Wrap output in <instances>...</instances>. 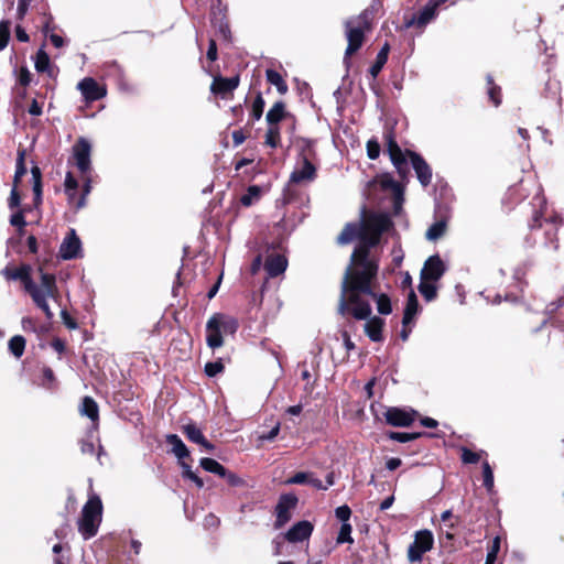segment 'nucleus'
I'll use <instances>...</instances> for the list:
<instances>
[{"mask_svg":"<svg viewBox=\"0 0 564 564\" xmlns=\"http://www.w3.org/2000/svg\"><path fill=\"white\" fill-rule=\"evenodd\" d=\"M367 153L371 160H375L379 156L380 145L376 140H369L367 142Z\"/></svg>","mask_w":564,"mask_h":564,"instance_id":"09e8293b","label":"nucleus"},{"mask_svg":"<svg viewBox=\"0 0 564 564\" xmlns=\"http://www.w3.org/2000/svg\"><path fill=\"white\" fill-rule=\"evenodd\" d=\"M316 176V169L307 158L302 159L300 166L295 167L290 176V183L304 184L312 182Z\"/></svg>","mask_w":564,"mask_h":564,"instance_id":"6e6552de","label":"nucleus"},{"mask_svg":"<svg viewBox=\"0 0 564 564\" xmlns=\"http://www.w3.org/2000/svg\"><path fill=\"white\" fill-rule=\"evenodd\" d=\"M391 221L386 215H373L360 227V242L350 257L349 265L345 270L341 282V292L338 312H350L357 319H366L371 314L370 304L360 300V294H372L371 283L376 280L379 270V256L372 251L382 232L387 231Z\"/></svg>","mask_w":564,"mask_h":564,"instance_id":"f257e3e1","label":"nucleus"},{"mask_svg":"<svg viewBox=\"0 0 564 564\" xmlns=\"http://www.w3.org/2000/svg\"><path fill=\"white\" fill-rule=\"evenodd\" d=\"M360 228L355 225H347L340 235L338 236L337 240L340 245L348 243L352 241L356 237L359 238Z\"/></svg>","mask_w":564,"mask_h":564,"instance_id":"c756f323","label":"nucleus"},{"mask_svg":"<svg viewBox=\"0 0 564 564\" xmlns=\"http://www.w3.org/2000/svg\"><path fill=\"white\" fill-rule=\"evenodd\" d=\"M80 413L83 415L88 416L91 421L96 422L99 416L98 412V405L95 402V400L90 397H85L82 406H80Z\"/></svg>","mask_w":564,"mask_h":564,"instance_id":"393cba45","label":"nucleus"},{"mask_svg":"<svg viewBox=\"0 0 564 564\" xmlns=\"http://www.w3.org/2000/svg\"><path fill=\"white\" fill-rule=\"evenodd\" d=\"M210 318H217V326L225 334H234L237 330V321L224 314H214Z\"/></svg>","mask_w":564,"mask_h":564,"instance_id":"b1692460","label":"nucleus"},{"mask_svg":"<svg viewBox=\"0 0 564 564\" xmlns=\"http://www.w3.org/2000/svg\"><path fill=\"white\" fill-rule=\"evenodd\" d=\"M48 37H50V40H51L52 44H53L55 47H57V48L63 47V46H64V44H65V42H64L63 37H62V36H59V35H57V34H55V33H51Z\"/></svg>","mask_w":564,"mask_h":564,"instance_id":"052dcab7","label":"nucleus"},{"mask_svg":"<svg viewBox=\"0 0 564 564\" xmlns=\"http://www.w3.org/2000/svg\"><path fill=\"white\" fill-rule=\"evenodd\" d=\"M84 177H85L84 196L77 203V207L78 208L84 206V204H85L84 198L90 192V178L88 177V174L86 176H84Z\"/></svg>","mask_w":564,"mask_h":564,"instance_id":"4d7b16f0","label":"nucleus"},{"mask_svg":"<svg viewBox=\"0 0 564 564\" xmlns=\"http://www.w3.org/2000/svg\"><path fill=\"white\" fill-rule=\"evenodd\" d=\"M415 411L390 408L386 412V420L392 426H409L414 421Z\"/></svg>","mask_w":564,"mask_h":564,"instance_id":"1a4fd4ad","label":"nucleus"},{"mask_svg":"<svg viewBox=\"0 0 564 564\" xmlns=\"http://www.w3.org/2000/svg\"><path fill=\"white\" fill-rule=\"evenodd\" d=\"M382 326L383 321L375 316L369 318L365 324V332L371 340L380 341L382 339Z\"/></svg>","mask_w":564,"mask_h":564,"instance_id":"4be33fe9","label":"nucleus"},{"mask_svg":"<svg viewBox=\"0 0 564 564\" xmlns=\"http://www.w3.org/2000/svg\"><path fill=\"white\" fill-rule=\"evenodd\" d=\"M444 263L438 256L430 257L421 271V280L437 281L444 274Z\"/></svg>","mask_w":564,"mask_h":564,"instance_id":"9d476101","label":"nucleus"},{"mask_svg":"<svg viewBox=\"0 0 564 564\" xmlns=\"http://www.w3.org/2000/svg\"><path fill=\"white\" fill-rule=\"evenodd\" d=\"M40 284L34 283L32 279H26L25 290L31 295L34 304L44 312L45 316L48 319H51L54 316V314L50 308L48 299H52L54 302H57L59 293L56 285L55 275L44 273L42 270H40Z\"/></svg>","mask_w":564,"mask_h":564,"instance_id":"f03ea898","label":"nucleus"},{"mask_svg":"<svg viewBox=\"0 0 564 564\" xmlns=\"http://www.w3.org/2000/svg\"><path fill=\"white\" fill-rule=\"evenodd\" d=\"M225 479L230 486H241L243 484V480L239 478L236 474L228 471Z\"/></svg>","mask_w":564,"mask_h":564,"instance_id":"5fc2aeb1","label":"nucleus"},{"mask_svg":"<svg viewBox=\"0 0 564 564\" xmlns=\"http://www.w3.org/2000/svg\"><path fill=\"white\" fill-rule=\"evenodd\" d=\"M224 370V365L220 361L207 362L205 365V372L209 377H214Z\"/></svg>","mask_w":564,"mask_h":564,"instance_id":"de8ad7c7","label":"nucleus"},{"mask_svg":"<svg viewBox=\"0 0 564 564\" xmlns=\"http://www.w3.org/2000/svg\"><path fill=\"white\" fill-rule=\"evenodd\" d=\"M389 50H390L389 44L386 43L382 46V48L380 50V52L378 53L375 64L369 69V72L373 78L377 77V75L382 69L383 65L387 63Z\"/></svg>","mask_w":564,"mask_h":564,"instance_id":"a878e982","label":"nucleus"},{"mask_svg":"<svg viewBox=\"0 0 564 564\" xmlns=\"http://www.w3.org/2000/svg\"><path fill=\"white\" fill-rule=\"evenodd\" d=\"M32 174L34 177L33 191L35 196L39 198L41 196V174L39 167H33Z\"/></svg>","mask_w":564,"mask_h":564,"instance_id":"864d4df0","label":"nucleus"},{"mask_svg":"<svg viewBox=\"0 0 564 564\" xmlns=\"http://www.w3.org/2000/svg\"><path fill=\"white\" fill-rule=\"evenodd\" d=\"M389 155L398 172L400 174H404L406 171V160L402 150L398 149L395 152H391Z\"/></svg>","mask_w":564,"mask_h":564,"instance_id":"72a5a7b5","label":"nucleus"},{"mask_svg":"<svg viewBox=\"0 0 564 564\" xmlns=\"http://www.w3.org/2000/svg\"><path fill=\"white\" fill-rule=\"evenodd\" d=\"M446 230V224L444 221L434 223L426 231L425 237L427 240L435 241L441 238Z\"/></svg>","mask_w":564,"mask_h":564,"instance_id":"7c9ffc66","label":"nucleus"},{"mask_svg":"<svg viewBox=\"0 0 564 564\" xmlns=\"http://www.w3.org/2000/svg\"><path fill=\"white\" fill-rule=\"evenodd\" d=\"M371 289L373 290V282L371 283ZM366 295L365 293H361L360 294V300L362 302H366L369 304L368 301L364 300L362 296ZM368 296H371L372 299H375L377 301V310L380 314H383V315H387V314H390L392 308H391V302H390V299L386 295V294H376L373 291H372V294H367Z\"/></svg>","mask_w":564,"mask_h":564,"instance_id":"5701e85b","label":"nucleus"},{"mask_svg":"<svg viewBox=\"0 0 564 564\" xmlns=\"http://www.w3.org/2000/svg\"><path fill=\"white\" fill-rule=\"evenodd\" d=\"M389 155L398 172L400 174H404L406 171V160L402 150L398 149L395 152H391Z\"/></svg>","mask_w":564,"mask_h":564,"instance_id":"473e14b6","label":"nucleus"},{"mask_svg":"<svg viewBox=\"0 0 564 564\" xmlns=\"http://www.w3.org/2000/svg\"><path fill=\"white\" fill-rule=\"evenodd\" d=\"M78 89L87 100H98L106 95V91L93 78H84L79 82Z\"/></svg>","mask_w":564,"mask_h":564,"instance_id":"4468645a","label":"nucleus"},{"mask_svg":"<svg viewBox=\"0 0 564 564\" xmlns=\"http://www.w3.org/2000/svg\"><path fill=\"white\" fill-rule=\"evenodd\" d=\"M29 112L32 116H40L42 113V107L37 104L36 100H33V102L31 104Z\"/></svg>","mask_w":564,"mask_h":564,"instance_id":"69168bd1","label":"nucleus"},{"mask_svg":"<svg viewBox=\"0 0 564 564\" xmlns=\"http://www.w3.org/2000/svg\"><path fill=\"white\" fill-rule=\"evenodd\" d=\"M24 348L25 339L22 336L17 335L9 340V349L17 358L23 355Z\"/></svg>","mask_w":564,"mask_h":564,"instance_id":"2f4dec72","label":"nucleus"},{"mask_svg":"<svg viewBox=\"0 0 564 564\" xmlns=\"http://www.w3.org/2000/svg\"><path fill=\"white\" fill-rule=\"evenodd\" d=\"M433 534L429 530L419 531L414 542L409 546L408 558L411 562H419L422 555L433 547Z\"/></svg>","mask_w":564,"mask_h":564,"instance_id":"39448f33","label":"nucleus"},{"mask_svg":"<svg viewBox=\"0 0 564 564\" xmlns=\"http://www.w3.org/2000/svg\"><path fill=\"white\" fill-rule=\"evenodd\" d=\"M101 500L97 496L90 497L85 503L82 510V517L78 521V530L84 539H90L97 533L101 522Z\"/></svg>","mask_w":564,"mask_h":564,"instance_id":"7ed1b4c3","label":"nucleus"},{"mask_svg":"<svg viewBox=\"0 0 564 564\" xmlns=\"http://www.w3.org/2000/svg\"><path fill=\"white\" fill-rule=\"evenodd\" d=\"M217 318H209L206 324V341L208 347L215 349L223 346L224 340L221 336V330L218 328Z\"/></svg>","mask_w":564,"mask_h":564,"instance_id":"2eb2a0df","label":"nucleus"},{"mask_svg":"<svg viewBox=\"0 0 564 564\" xmlns=\"http://www.w3.org/2000/svg\"><path fill=\"white\" fill-rule=\"evenodd\" d=\"M482 476H484V486L488 491H491L494 488V473L490 465L486 462L482 465Z\"/></svg>","mask_w":564,"mask_h":564,"instance_id":"ea45409f","label":"nucleus"},{"mask_svg":"<svg viewBox=\"0 0 564 564\" xmlns=\"http://www.w3.org/2000/svg\"><path fill=\"white\" fill-rule=\"evenodd\" d=\"M480 459V455L478 453L471 452L470 449L463 448L462 449V460L466 464H476Z\"/></svg>","mask_w":564,"mask_h":564,"instance_id":"a18cd8bd","label":"nucleus"},{"mask_svg":"<svg viewBox=\"0 0 564 564\" xmlns=\"http://www.w3.org/2000/svg\"><path fill=\"white\" fill-rule=\"evenodd\" d=\"M313 532V524L310 521L303 520L295 523L286 533L285 539L291 542H302L307 540Z\"/></svg>","mask_w":564,"mask_h":564,"instance_id":"f8f14e48","label":"nucleus"},{"mask_svg":"<svg viewBox=\"0 0 564 564\" xmlns=\"http://www.w3.org/2000/svg\"><path fill=\"white\" fill-rule=\"evenodd\" d=\"M10 37V22L1 21L0 22V51L3 50Z\"/></svg>","mask_w":564,"mask_h":564,"instance_id":"a19ab883","label":"nucleus"},{"mask_svg":"<svg viewBox=\"0 0 564 564\" xmlns=\"http://www.w3.org/2000/svg\"><path fill=\"white\" fill-rule=\"evenodd\" d=\"M286 484H307L316 489H327V487H324L322 481L318 478H315L313 474L311 473H296L293 477L286 480Z\"/></svg>","mask_w":564,"mask_h":564,"instance_id":"6ab92c4d","label":"nucleus"},{"mask_svg":"<svg viewBox=\"0 0 564 564\" xmlns=\"http://www.w3.org/2000/svg\"><path fill=\"white\" fill-rule=\"evenodd\" d=\"M239 85V78L238 77H231V78H223L218 77L215 78L212 85V90L217 94H226L230 93L234 89H236Z\"/></svg>","mask_w":564,"mask_h":564,"instance_id":"aec40b11","label":"nucleus"},{"mask_svg":"<svg viewBox=\"0 0 564 564\" xmlns=\"http://www.w3.org/2000/svg\"><path fill=\"white\" fill-rule=\"evenodd\" d=\"M10 278L22 280L24 285H25V280L31 279L29 275V270L26 268H21L20 270H17L14 273H12L10 275Z\"/></svg>","mask_w":564,"mask_h":564,"instance_id":"6e6d98bb","label":"nucleus"},{"mask_svg":"<svg viewBox=\"0 0 564 564\" xmlns=\"http://www.w3.org/2000/svg\"><path fill=\"white\" fill-rule=\"evenodd\" d=\"M20 84L23 86L29 85L30 83V73L28 69L23 68L21 69L20 77H19Z\"/></svg>","mask_w":564,"mask_h":564,"instance_id":"e2e57ef3","label":"nucleus"},{"mask_svg":"<svg viewBox=\"0 0 564 564\" xmlns=\"http://www.w3.org/2000/svg\"><path fill=\"white\" fill-rule=\"evenodd\" d=\"M219 463L213 458H202L200 459V466L209 471V473H213L215 474L216 469L219 468Z\"/></svg>","mask_w":564,"mask_h":564,"instance_id":"8fccbe9b","label":"nucleus"},{"mask_svg":"<svg viewBox=\"0 0 564 564\" xmlns=\"http://www.w3.org/2000/svg\"><path fill=\"white\" fill-rule=\"evenodd\" d=\"M288 261L281 254H273L270 256L264 264V268L268 272V274L273 278L278 276L279 274L283 273L286 269Z\"/></svg>","mask_w":564,"mask_h":564,"instance_id":"f3484780","label":"nucleus"},{"mask_svg":"<svg viewBox=\"0 0 564 564\" xmlns=\"http://www.w3.org/2000/svg\"><path fill=\"white\" fill-rule=\"evenodd\" d=\"M421 434L419 433H401V432H391L389 437L391 440L398 441L400 443H406L417 438Z\"/></svg>","mask_w":564,"mask_h":564,"instance_id":"79ce46f5","label":"nucleus"},{"mask_svg":"<svg viewBox=\"0 0 564 564\" xmlns=\"http://www.w3.org/2000/svg\"><path fill=\"white\" fill-rule=\"evenodd\" d=\"M336 517L343 521L344 523H347V521L350 518L351 510L348 506H340L336 509Z\"/></svg>","mask_w":564,"mask_h":564,"instance_id":"3c124183","label":"nucleus"},{"mask_svg":"<svg viewBox=\"0 0 564 564\" xmlns=\"http://www.w3.org/2000/svg\"><path fill=\"white\" fill-rule=\"evenodd\" d=\"M10 224L12 226L19 227L20 231H22L23 227L26 225L24 216L21 212L13 214L10 218Z\"/></svg>","mask_w":564,"mask_h":564,"instance_id":"603ef678","label":"nucleus"},{"mask_svg":"<svg viewBox=\"0 0 564 564\" xmlns=\"http://www.w3.org/2000/svg\"><path fill=\"white\" fill-rule=\"evenodd\" d=\"M78 183L70 172L65 176V192L70 200L74 199Z\"/></svg>","mask_w":564,"mask_h":564,"instance_id":"58836bf2","label":"nucleus"},{"mask_svg":"<svg viewBox=\"0 0 564 564\" xmlns=\"http://www.w3.org/2000/svg\"><path fill=\"white\" fill-rule=\"evenodd\" d=\"M90 152L91 145L84 138H80L73 147V159L83 176L90 172Z\"/></svg>","mask_w":564,"mask_h":564,"instance_id":"423d86ee","label":"nucleus"},{"mask_svg":"<svg viewBox=\"0 0 564 564\" xmlns=\"http://www.w3.org/2000/svg\"><path fill=\"white\" fill-rule=\"evenodd\" d=\"M265 76L267 80L271 85H274L280 94H285L288 91V85L278 72L273 69H267Z\"/></svg>","mask_w":564,"mask_h":564,"instance_id":"c85d7f7f","label":"nucleus"},{"mask_svg":"<svg viewBox=\"0 0 564 564\" xmlns=\"http://www.w3.org/2000/svg\"><path fill=\"white\" fill-rule=\"evenodd\" d=\"M62 318L68 328H76V323L69 317L66 311H62Z\"/></svg>","mask_w":564,"mask_h":564,"instance_id":"0e129e2a","label":"nucleus"},{"mask_svg":"<svg viewBox=\"0 0 564 564\" xmlns=\"http://www.w3.org/2000/svg\"><path fill=\"white\" fill-rule=\"evenodd\" d=\"M297 503V498L293 495H283L280 497L279 502L275 507L276 519L274 527L276 529L282 528L292 518V511Z\"/></svg>","mask_w":564,"mask_h":564,"instance_id":"0eeeda50","label":"nucleus"},{"mask_svg":"<svg viewBox=\"0 0 564 564\" xmlns=\"http://www.w3.org/2000/svg\"><path fill=\"white\" fill-rule=\"evenodd\" d=\"M20 205V196L18 194V191L15 187L11 191V195L9 198V206L10 208H15Z\"/></svg>","mask_w":564,"mask_h":564,"instance_id":"13d9d810","label":"nucleus"},{"mask_svg":"<svg viewBox=\"0 0 564 564\" xmlns=\"http://www.w3.org/2000/svg\"><path fill=\"white\" fill-rule=\"evenodd\" d=\"M417 312V300H416V295L413 291L410 292L409 294V297H408V303H406V306H405V310H404V315H403V324H408L412 321L413 316L416 314Z\"/></svg>","mask_w":564,"mask_h":564,"instance_id":"cd10ccee","label":"nucleus"},{"mask_svg":"<svg viewBox=\"0 0 564 564\" xmlns=\"http://www.w3.org/2000/svg\"><path fill=\"white\" fill-rule=\"evenodd\" d=\"M284 117V104L282 101L275 102L267 113V121L270 126H276Z\"/></svg>","mask_w":564,"mask_h":564,"instance_id":"bb28decb","label":"nucleus"},{"mask_svg":"<svg viewBox=\"0 0 564 564\" xmlns=\"http://www.w3.org/2000/svg\"><path fill=\"white\" fill-rule=\"evenodd\" d=\"M35 68L37 72H46L50 68V57L43 50H40L36 54Z\"/></svg>","mask_w":564,"mask_h":564,"instance_id":"e433bc0d","label":"nucleus"},{"mask_svg":"<svg viewBox=\"0 0 564 564\" xmlns=\"http://www.w3.org/2000/svg\"><path fill=\"white\" fill-rule=\"evenodd\" d=\"M261 189L259 186H250L247 193L241 197L240 202L243 206H250L259 199Z\"/></svg>","mask_w":564,"mask_h":564,"instance_id":"f704fd0d","label":"nucleus"},{"mask_svg":"<svg viewBox=\"0 0 564 564\" xmlns=\"http://www.w3.org/2000/svg\"><path fill=\"white\" fill-rule=\"evenodd\" d=\"M207 57L210 61H215L217 58V47H216L215 41H213V40L209 43V47L207 51Z\"/></svg>","mask_w":564,"mask_h":564,"instance_id":"680f3d73","label":"nucleus"},{"mask_svg":"<svg viewBox=\"0 0 564 564\" xmlns=\"http://www.w3.org/2000/svg\"><path fill=\"white\" fill-rule=\"evenodd\" d=\"M166 442L171 445V452L178 458L184 459L189 456V452L183 441L176 434L166 435Z\"/></svg>","mask_w":564,"mask_h":564,"instance_id":"412c9836","label":"nucleus"},{"mask_svg":"<svg viewBox=\"0 0 564 564\" xmlns=\"http://www.w3.org/2000/svg\"><path fill=\"white\" fill-rule=\"evenodd\" d=\"M436 9L437 3H429L426 4L417 15L413 17L411 21L408 22V25H417V26H424L426 25L431 20H433L436 15Z\"/></svg>","mask_w":564,"mask_h":564,"instance_id":"dca6fc26","label":"nucleus"},{"mask_svg":"<svg viewBox=\"0 0 564 564\" xmlns=\"http://www.w3.org/2000/svg\"><path fill=\"white\" fill-rule=\"evenodd\" d=\"M31 3V0H19L18 2V13L22 18Z\"/></svg>","mask_w":564,"mask_h":564,"instance_id":"bf43d9fd","label":"nucleus"},{"mask_svg":"<svg viewBox=\"0 0 564 564\" xmlns=\"http://www.w3.org/2000/svg\"><path fill=\"white\" fill-rule=\"evenodd\" d=\"M80 251V240L72 230L70 234L64 239L61 245L59 253L63 259H73L77 257Z\"/></svg>","mask_w":564,"mask_h":564,"instance_id":"ddd939ff","label":"nucleus"},{"mask_svg":"<svg viewBox=\"0 0 564 564\" xmlns=\"http://www.w3.org/2000/svg\"><path fill=\"white\" fill-rule=\"evenodd\" d=\"M15 34H17V39L20 42H28L29 41V35H28V33L22 28L18 26L17 30H15Z\"/></svg>","mask_w":564,"mask_h":564,"instance_id":"774afa93","label":"nucleus"},{"mask_svg":"<svg viewBox=\"0 0 564 564\" xmlns=\"http://www.w3.org/2000/svg\"><path fill=\"white\" fill-rule=\"evenodd\" d=\"M408 155L411 160L412 166L416 173L420 183L426 186L431 183L432 171L429 164L416 153L409 151Z\"/></svg>","mask_w":564,"mask_h":564,"instance_id":"9b49d317","label":"nucleus"},{"mask_svg":"<svg viewBox=\"0 0 564 564\" xmlns=\"http://www.w3.org/2000/svg\"><path fill=\"white\" fill-rule=\"evenodd\" d=\"M280 141V132L278 126H270L265 133V143L271 148H276Z\"/></svg>","mask_w":564,"mask_h":564,"instance_id":"4c0bfd02","label":"nucleus"},{"mask_svg":"<svg viewBox=\"0 0 564 564\" xmlns=\"http://www.w3.org/2000/svg\"><path fill=\"white\" fill-rule=\"evenodd\" d=\"M431 280H421L419 285L420 293L427 300L431 301L436 296V288Z\"/></svg>","mask_w":564,"mask_h":564,"instance_id":"c9c22d12","label":"nucleus"},{"mask_svg":"<svg viewBox=\"0 0 564 564\" xmlns=\"http://www.w3.org/2000/svg\"><path fill=\"white\" fill-rule=\"evenodd\" d=\"M351 525L349 523H343L340 531L337 536V543L352 542L351 539Z\"/></svg>","mask_w":564,"mask_h":564,"instance_id":"37998d69","label":"nucleus"},{"mask_svg":"<svg viewBox=\"0 0 564 564\" xmlns=\"http://www.w3.org/2000/svg\"><path fill=\"white\" fill-rule=\"evenodd\" d=\"M421 424L425 427H429V429H434L437 426V421L432 419V417H423L421 420Z\"/></svg>","mask_w":564,"mask_h":564,"instance_id":"338daca9","label":"nucleus"},{"mask_svg":"<svg viewBox=\"0 0 564 564\" xmlns=\"http://www.w3.org/2000/svg\"><path fill=\"white\" fill-rule=\"evenodd\" d=\"M345 25L348 41L346 55H351L362 45L365 30H369L368 14L364 12L356 20H348Z\"/></svg>","mask_w":564,"mask_h":564,"instance_id":"20e7f679","label":"nucleus"},{"mask_svg":"<svg viewBox=\"0 0 564 564\" xmlns=\"http://www.w3.org/2000/svg\"><path fill=\"white\" fill-rule=\"evenodd\" d=\"M183 432L191 442L197 443L208 451L214 449L213 444L205 438L202 431L196 425L186 424L183 426Z\"/></svg>","mask_w":564,"mask_h":564,"instance_id":"a211bd4d","label":"nucleus"},{"mask_svg":"<svg viewBox=\"0 0 564 564\" xmlns=\"http://www.w3.org/2000/svg\"><path fill=\"white\" fill-rule=\"evenodd\" d=\"M264 108V100L261 95H258L252 105V115L258 120L261 118Z\"/></svg>","mask_w":564,"mask_h":564,"instance_id":"49530a36","label":"nucleus"},{"mask_svg":"<svg viewBox=\"0 0 564 564\" xmlns=\"http://www.w3.org/2000/svg\"><path fill=\"white\" fill-rule=\"evenodd\" d=\"M499 550H500V538L496 536L494 539L492 546L486 557L488 564H495Z\"/></svg>","mask_w":564,"mask_h":564,"instance_id":"c03bdc74","label":"nucleus"}]
</instances>
